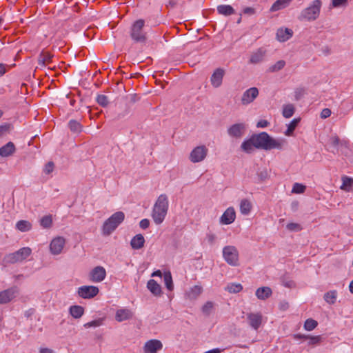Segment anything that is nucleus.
<instances>
[{
    "label": "nucleus",
    "instance_id": "obj_1",
    "mask_svg": "<svg viewBox=\"0 0 353 353\" xmlns=\"http://www.w3.org/2000/svg\"><path fill=\"white\" fill-rule=\"evenodd\" d=\"M256 149L270 150L272 149L281 150L283 141H279L270 137L267 132H262L252 134Z\"/></svg>",
    "mask_w": 353,
    "mask_h": 353
},
{
    "label": "nucleus",
    "instance_id": "obj_2",
    "mask_svg": "<svg viewBox=\"0 0 353 353\" xmlns=\"http://www.w3.org/2000/svg\"><path fill=\"white\" fill-rule=\"evenodd\" d=\"M168 206L169 202L167 195L165 194H161L154 205L152 214V219L156 224H161L163 221L168 210Z\"/></svg>",
    "mask_w": 353,
    "mask_h": 353
},
{
    "label": "nucleus",
    "instance_id": "obj_3",
    "mask_svg": "<svg viewBox=\"0 0 353 353\" xmlns=\"http://www.w3.org/2000/svg\"><path fill=\"white\" fill-rule=\"evenodd\" d=\"M125 214L118 211L111 215L105 221L102 226V234L103 236L110 235L118 226L124 221Z\"/></svg>",
    "mask_w": 353,
    "mask_h": 353
},
{
    "label": "nucleus",
    "instance_id": "obj_4",
    "mask_svg": "<svg viewBox=\"0 0 353 353\" xmlns=\"http://www.w3.org/2000/svg\"><path fill=\"white\" fill-rule=\"evenodd\" d=\"M144 26L143 19H138L132 24L130 36L134 43H145L146 42L147 37L146 32L143 30Z\"/></svg>",
    "mask_w": 353,
    "mask_h": 353
},
{
    "label": "nucleus",
    "instance_id": "obj_5",
    "mask_svg": "<svg viewBox=\"0 0 353 353\" xmlns=\"http://www.w3.org/2000/svg\"><path fill=\"white\" fill-rule=\"evenodd\" d=\"M321 5V1L314 0L310 6L301 11L299 19L308 21L316 20L319 16Z\"/></svg>",
    "mask_w": 353,
    "mask_h": 353
},
{
    "label": "nucleus",
    "instance_id": "obj_6",
    "mask_svg": "<svg viewBox=\"0 0 353 353\" xmlns=\"http://www.w3.org/2000/svg\"><path fill=\"white\" fill-rule=\"evenodd\" d=\"M31 249L24 247L17 252L8 254L5 256L3 261L7 263H15L27 259L31 254Z\"/></svg>",
    "mask_w": 353,
    "mask_h": 353
},
{
    "label": "nucleus",
    "instance_id": "obj_7",
    "mask_svg": "<svg viewBox=\"0 0 353 353\" xmlns=\"http://www.w3.org/2000/svg\"><path fill=\"white\" fill-rule=\"evenodd\" d=\"M223 256L225 261L230 265H239V252L236 247L232 245L225 246L223 249Z\"/></svg>",
    "mask_w": 353,
    "mask_h": 353
},
{
    "label": "nucleus",
    "instance_id": "obj_8",
    "mask_svg": "<svg viewBox=\"0 0 353 353\" xmlns=\"http://www.w3.org/2000/svg\"><path fill=\"white\" fill-rule=\"evenodd\" d=\"M99 292L97 287L93 285H83L78 288V295L85 299H90L96 296Z\"/></svg>",
    "mask_w": 353,
    "mask_h": 353
},
{
    "label": "nucleus",
    "instance_id": "obj_9",
    "mask_svg": "<svg viewBox=\"0 0 353 353\" xmlns=\"http://www.w3.org/2000/svg\"><path fill=\"white\" fill-rule=\"evenodd\" d=\"M208 150L205 145L194 148L190 154V160L193 163L202 161L207 156Z\"/></svg>",
    "mask_w": 353,
    "mask_h": 353
},
{
    "label": "nucleus",
    "instance_id": "obj_10",
    "mask_svg": "<svg viewBox=\"0 0 353 353\" xmlns=\"http://www.w3.org/2000/svg\"><path fill=\"white\" fill-rule=\"evenodd\" d=\"M246 125L243 123H238L232 125L228 128V134L230 137L241 139L245 134Z\"/></svg>",
    "mask_w": 353,
    "mask_h": 353
},
{
    "label": "nucleus",
    "instance_id": "obj_11",
    "mask_svg": "<svg viewBox=\"0 0 353 353\" xmlns=\"http://www.w3.org/2000/svg\"><path fill=\"white\" fill-rule=\"evenodd\" d=\"M17 287H12L0 292V304H6L12 301L18 294Z\"/></svg>",
    "mask_w": 353,
    "mask_h": 353
},
{
    "label": "nucleus",
    "instance_id": "obj_12",
    "mask_svg": "<svg viewBox=\"0 0 353 353\" xmlns=\"http://www.w3.org/2000/svg\"><path fill=\"white\" fill-rule=\"evenodd\" d=\"M225 73V70L221 68H218L214 71L210 77V82L214 88H218L222 85Z\"/></svg>",
    "mask_w": 353,
    "mask_h": 353
},
{
    "label": "nucleus",
    "instance_id": "obj_13",
    "mask_svg": "<svg viewBox=\"0 0 353 353\" xmlns=\"http://www.w3.org/2000/svg\"><path fill=\"white\" fill-rule=\"evenodd\" d=\"M163 348L162 343L157 339L148 341L143 347L144 353H157Z\"/></svg>",
    "mask_w": 353,
    "mask_h": 353
},
{
    "label": "nucleus",
    "instance_id": "obj_14",
    "mask_svg": "<svg viewBox=\"0 0 353 353\" xmlns=\"http://www.w3.org/2000/svg\"><path fill=\"white\" fill-rule=\"evenodd\" d=\"M259 95V90L252 87L245 90L241 97V103L247 105L252 103Z\"/></svg>",
    "mask_w": 353,
    "mask_h": 353
},
{
    "label": "nucleus",
    "instance_id": "obj_15",
    "mask_svg": "<svg viewBox=\"0 0 353 353\" xmlns=\"http://www.w3.org/2000/svg\"><path fill=\"white\" fill-rule=\"evenodd\" d=\"M106 272L103 267L97 266L90 273V279L93 282H101L104 280Z\"/></svg>",
    "mask_w": 353,
    "mask_h": 353
},
{
    "label": "nucleus",
    "instance_id": "obj_16",
    "mask_svg": "<svg viewBox=\"0 0 353 353\" xmlns=\"http://www.w3.org/2000/svg\"><path fill=\"white\" fill-rule=\"evenodd\" d=\"M65 243V240L63 237L59 236L54 238L50 245V252L53 254H60L63 248Z\"/></svg>",
    "mask_w": 353,
    "mask_h": 353
},
{
    "label": "nucleus",
    "instance_id": "obj_17",
    "mask_svg": "<svg viewBox=\"0 0 353 353\" xmlns=\"http://www.w3.org/2000/svg\"><path fill=\"white\" fill-rule=\"evenodd\" d=\"M236 218L234 209L232 207L228 208L220 218V222L224 225H229L233 223Z\"/></svg>",
    "mask_w": 353,
    "mask_h": 353
},
{
    "label": "nucleus",
    "instance_id": "obj_18",
    "mask_svg": "<svg viewBox=\"0 0 353 353\" xmlns=\"http://www.w3.org/2000/svg\"><path fill=\"white\" fill-rule=\"evenodd\" d=\"M292 34L293 31L291 29L281 28L277 30L276 39L281 42H284L290 39Z\"/></svg>",
    "mask_w": 353,
    "mask_h": 353
},
{
    "label": "nucleus",
    "instance_id": "obj_19",
    "mask_svg": "<svg viewBox=\"0 0 353 353\" xmlns=\"http://www.w3.org/2000/svg\"><path fill=\"white\" fill-rule=\"evenodd\" d=\"M16 151L14 144L9 141L6 145L0 148V156L1 157H8L12 155Z\"/></svg>",
    "mask_w": 353,
    "mask_h": 353
},
{
    "label": "nucleus",
    "instance_id": "obj_20",
    "mask_svg": "<svg viewBox=\"0 0 353 353\" xmlns=\"http://www.w3.org/2000/svg\"><path fill=\"white\" fill-rule=\"evenodd\" d=\"M248 320L250 325L256 330L261 324L262 318L259 314L250 313L248 314Z\"/></svg>",
    "mask_w": 353,
    "mask_h": 353
},
{
    "label": "nucleus",
    "instance_id": "obj_21",
    "mask_svg": "<svg viewBox=\"0 0 353 353\" xmlns=\"http://www.w3.org/2000/svg\"><path fill=\"white\" fill-rule=\"evenodd\" d=\"M132 312L130 310L120 309L116 312L115 319L119 322H121L132 319Z\"/></svg>",
    "mask_w": 353,
    "mask_h": 353
},
{
    "label": "nucleus",
    "instance_id": "obj_22",
    "mask_svg": "<svg viewBox=\"0 0 353 353\" xmlns=\"http://www.w3.org/2000/svg\"><path fill=\"white\" fill-rule=\"evenodd\" d=\"M145 239L141 234H136L130 241V245L134 250H139L144 246Z\"/></svg>",
    "mask_w": 353,
    "mask_h": 353
},
{
    "label": "nucleus",
    "instance_id": "obj_23",
    "mask_svg": "<svg viewBox=\"0 0 353 353\" xmlns=\"http://www.w3.org/2000/svg\"><path fill=\"white\" fill-rule=\"evenodd\" d=\"M265 50L263 48H259L256 52H253L250 59V63L252 64H256L263 61L265 54Z\"/></svg>",
    "mask_w": 353,
    "mask_h": 353
},
{
    "label": "nucleus",
    "instance_id": "obj_24",
    "mask_svg": "<svg viewBox=\"0 0 353 353\" xmlns=\"http://www.w3.org/2000/svg\"><path fill=\"white\" fill-rule=\"evenodd\" d=\"M272 294V289L269 287L264 286L259 288L256 291V296L260 300H265Z\"/></svg>",
    "mask_w": 353,
    "mask_h": 353
},
{
    "label": "nucleus",
    "instance_id": "obj_25",
    "mask_svg": "<svg viewBox=\"0 0 353 353\" xmlns=\"http://www.w3.org/2000/svg\"><path fill=\"white\" fill-rule=\"evenodd\" d=\"M147 288L154 296H160L162 293L160 285L154 279L148 281Z\"/></svg>",
    "mask_w": 353,
    "mask_h": 353
},
{
    "label": "nucleus",
    "instance_id": "obj_26",
    "mask_svg": "<svg viewBox=\"0 0 353 353\" xmlns=\"http://www.w3.org/2000/svg\"><path fill=\"white\" fill-rule=\"evenodd\" d=\"M254 148H255V143L252 135L248 140H245L241 145V150L248 153L250 154L253 152Z\"/></svg>",
    "mask_w": 353,
    "mask_h": 353
},
{
    "label": "nucleus",
    "instance_id": "obj_27",
    "mask_svg": "<svg viewBox=\"0 0 353 353\" xmlns=\"http://www.w3.org/2000/svg\"><path fill=\"white\" fill-rule=\"evenodd\" d=\"M53 55L48 52L42 51L38 57V64L41 66H46V63L51 61Z\"/></svg>",
    "mask_w": 353,
    "mask_h": 353
},
{
    "label": "nucleus",
    "instance_id": "obj_28",
    "mask_svg": "<svg viewBox=\"0 0 353 353\" xmlns=\"http://www.w3.org/2000/svg\"><path fill=\"white\" fill-rule=\"evenodd\" d=\"M69 312L73 318L79 319L84 314V308L81 305H72L69 308Z\"/></svg>",
    "mask_w": 353,
    "mask_h": 353
},
{
    "label": "nucleus",
    "instance_id": "obj_29",
    "mask_svg": "<svg viewBox=\"0 0 353 353\" xmlns=\"http://www.w3.org/2000/svg\"><path fill=\"white\" fill-rule=\"evenodd\" d=\"M292 0H276L272 6L270 10L275 12L286 8Z\"/></svg>",
    "mask_w": 353,
    "mask_h": 353
},
{
    "label": "nucleus",
    "instance_id": "obj_30",
    "mask_svg": "<svg viewBox=\"0 0 353 353\" xmlns=\"http://www.w3.org/2000/svg\"><path fill=\"white\" fill-rule=\"evenodd\" d=\"M217 11L219 14L229 16L234 13V8L230 5H220L217 7Z\"/></svg>",
    "mask_w": 353,
    "mask_h": 353
},
{
    "label": "nucleus",
    "instance_id": "obj_31",
    "mask_svg": "<svg viewBox=\"0 0 353 353\" xmlns=\"http://www.w3.org/2000/svg\"><path fill=\"white\" fill-rule=\"evenodd\" d=\"M68 127L72 132L77 134L80 133L83 129L81 124L74 119H71L69 121Z\"/></svg>",
    "mask_w": 353,
    "mask_h": 353
},
{
    "label": "nucleus",
    "instance_id": "obj_32",
    "mask_svg": "<svg viewBox=\"0 0 353 353\" xmlns=\"http://www.w3.org/2000/svg\"><path fill=\"white\" fill-rule=\"evenodd\" d=\"M16 228L21 232H28L31 230L32 224L28 221L21 220L17 223Z\"/></svg>",
    "mask_w": 353,
    "mask_h": 353
},
{
    "label": "nucleus",
    "instance_id": "obj_33",
    "mask_svg": "<svg viewBox=\"0 0 353 353\" xmlns=\"http://www.w3.org/2000/svg\"><path fill=\"white\" fill-rule=\"evenodd\" d=\"M301 119L299 118H295L292 119L290 123L288 125V129L285 132L286 136H291L293 134L294 130L299 123Z\"/></svg>",
    "mask_w": 353,
    "mask_h": 353
},
{
    "label": "nucleus",
    "instance_id": "obj_34",
    "mask_svg": "<svg viewBox=\"0 0 353 353\" xmlns=\"http://www.w3.org/2000/svg\"><path fill=\"white\" fill-rule=\"evenodd\" d=\"M163 280L166 288L172 291L174 289V285L172 278V274L170 271L165 272L163 274Z\"/></svg>",
    "mask_w": 353,
    "mask_h": 353
},
{
    "label": "nucleus",
    "instance_id": "obj_35",
    "mask_svg": "<svg viewBox=\"0 0 353 353\" xmlns=\"http://www.w3.org/2000/svg\"><path fill=\"white\" fill-rule=\"evenodd\" d=\"M252 205L248 199H243L240 203V211L241 214L247 215L250 212Z\"/></svg>",
    "mask_w": 353,
    "mask_h": 353
},
{
    "label": "nucleus",
    "instance_id": "obj_36",
    "mask_svg": "<svg viewBox=\"0 0 353 353\" xmlns=\"http://www.w3.org/2000/svg\"><path fill=\"white\" fill-rule=\"evenodd\" d=\"M295 112V108L292 104L284 105L283 107L282 114L285 118H290L293 116Z\"/></svg>",
    "mask_w": 353,
    "mask_h": 353
},
{
    "label": "nucleus",
    "instance_id": "obj_37",
    "mask_svg": "<svg viewBox=\"0 0 353 353\" xmlns=\"http://www.w3.org/2000/svg\"><path fill=\"white\" fill-rule=\"evenodd\" d=\"M336 290L329 291L324 294V300L329 304H334L336 299Z\"/></svg>",
    "mask_w": 353,
    "mask_h": 353
},
{
    "label": "nucleus",
    "instance_id": "obj_38",
    "mask_svg": "<svg viewBox=\"0 0 353 353\" xmlns=\"http://www.w3.org/2000/svg\"><path fill=\"white\" fill-rule=\"evenodd\" d=\"M342 185L341 187V189L349 191L350 189L353 185V179L348 177L347 176L342 177Z\"/></svg>",
    "mask_w": 353,
    "mask_h": 353
},
{
    "label": "nucleus",
    "instance_id": "obj_39",
    "mask_svg": "<svg viewBox=\"0 0 353 353\" xmlns=\"http://www.w3.org/2000/svg\"><path fill=\"white\" fill-rule=\"evenodd\" d=\"M52 219L51 215H46L40 219V225L43 228L48 229L52 226Z\"/></svg>",
    "mask_w": 353,
    "mask_h": 353
},
{
    "label": "nucleus",
    "instance_id": "obj_40",
    "mask_svg": "<svg viewBox=\"0 0 353 353\" xmlns=\"http://www.w3.org/2000/svg\"><path fill=\"white\" fill-rule=\"evenodd\" d=\"M318 323L312 319H307L304 323V329L307 331H312L316 327Z\"/></svg>",
    "mask_w": 353,
    "mask_h": 353
},
{
    "label": "nucleus",
    "instance_id": "obj_41",
    "mask_svg": "<svg viewBox=\"0 0 353 353\" xmlns=\"http://www.w3.org/2000/svg\"><path fill=\"white\" fill-rule=\"evenodd\" d=\"M243 287L240 283H230L227 285L225 290L230 293H237L241 291Z\"/></svg>",
    "mask_w": 353,
    "mask_h": 353
},
{
    "label": "nucleus",
    "instance_id": "obj_42",
    "mask_svg": "<svg viewBox=\"0 0 353 353\" xmlns=\"http://www.w3.org/2000/svg\"><path fill=\"white\" fill-rule=\"evenodd\" d=\"M285 65V61L283 60H279L269 68V71L271 72H278L283 69Z\"/></svg>",
    "mask_w": 353,
    "mask_h": 353
},
{
    "label": "nucleus",
    "instance_id": "obj_43",
    "mask_svg": "<svg viewBox=\"0 0 353 353\" xmlns=\"http://www.w3.org/2000/svg\"><path fill=\"white\" fill-rule=\"evenodd\" d=\"M97 102L103 107H106L109 103L108 97L104 94H99L97 97Z\"/></svg>",
    "mask_w": 353,
    "mask_h": 353
},
{
    "label": "nucleus",
    "instance_id": "obj_44",
    "mask_svg": "<svg viewBox=\"0 0 353 353\" xmlns=\"http://www.w3.org/2000/svg\"><path fill=\"white\" fill-rule=\"evenodd\" d=\"M306 189V187L299 183H295L293 185L292 192L296 193V194H301L305 192Z\"/></svg>",
    "mask_w": 353,
    "mask_h": 353
},
{
    "label": "nucleus",
    "instance_id": "obj_45",
    "mask_svg": "<svg viewBox=\"0 0 353 353\" xmlns=\"http://www.w3.org/2000/svg\"><path fill=\"white\" fill-rule=\"evenodd\" d=\"M214 307V304L212 301L206 302L202 307V312L205 315H209Z\"/></svg>",
    "mask_w": 353,
    "mask_h": 353
},
{
    "label": "nucleus",
    "instance_id": "obj_46",
    "mask_svg": "<svg viewBox=\"0 0 353 353\" xmlns=\"http://www.w3.org/2000/svg\"><path fill=\"white\" fill-rule=\"evenodd\" d=\"M102 323H103V319H95L94 321H92L90 322L85 323L83 326L85 328H89L91 327H99V326L101 325Z\"/></svg>",
    "mask_w": 353,
    "mask_h": 353
},
{
    "label": "nucleus",
    "instance_id": "obj_47",
    "mask_svg": "<svg viewBox=\"0 0 353 353\" xmlns=\"http://www.w3.org/2000/svg\"><path fill=\"white\" fill-rule=\"evenodd\" d=\"M321 336H310L308 335V337L307 340H309L308 344L309 345H316L321 343Z\"/></svg>",
    "mask_w": 353,
    "mask_h": 353
},
{
    "label": "nucleus",
    "instance_id": "obj_48",
    "mask_svg": "<svg viewBox=\"0 0 353 353\" xmlns=\"http://www.w3.org/2000/svg\"><path fill=\"white\" fill-rule=\"evenodd\" d=\"M201 292H202L201 287L195 285L191 289L190 292V296L192 298H196L201 293Z\"/></svg>",
    "mask_w": 353,
    "mask_h": 353
},
{
    "label": "nucleus",
    "instance_id": "obj_49",
    "mask_svg": "<svg viewBox=\"0 0 353 353\" xmlns=\"http://www.w3.org/2000/svg\"><path fill=\"white\" fill-rule=\"evenodd\" d=\"M257 176L260 181H264L269 177V173L267 169H263L257 172Z\"/></svg>",
    "mask_w": 353,
    "mask_h": 353
},
{
    "label": "nucleus",
    "instance_id": "obj_50",
    "mask_svg": "<svg viewBox=\"0 0 353 353\" xmlns=\"http://www.w3.org/2000/svg\"><path fill=\"white\" fill-rule=\"evenodd\" d=\"M305 94V89L299 88L295 90L294 97L296 101H299Z\"/></svg>",
    "mask_w": 353,
    "mask_h": 353
},
{
    "label": "nucleus",
    "instance_id": "obj_51",
    "mask_svg": "<svg viewBox=\"0 0 353 353\" xmlns=\"http://www.w3.org/2000/svg\"><path fill=\"white\" fill-rule=\"evenodd\" d=\"M54 166V163L52 161H49L48 163H47L46 164L45 168L43 169V172L46 174H50L53 171Z\"/></svg>",
    "mask_w": 353,
    "mask_h": 353
},
{
    "label": "nucleus",
    "instance_id": "obj_52",
    "mask_svg": "<svg viewBox=\"0 0 353 353\" xmlns=\"http://www.w3.org/2000/svg\"><path fill=\"white\" fill-rule=\"evenodd\" d=\"M286 228L290 231H299L301 229V225L295 223H290L287 224Z\"/></svg>",
    "mask_w": 353,
    "mask_h": 353
},
{
    "label": "nucleus",
    "instance_id": "obj_53",
    "mask_svg": "<svg viewBox=\"0 0 353 353\" xmlns=\"http://www.w3.org/2000/svg\"><path fill=\"white\" fill-rule=\"evenodd\" d=\"M11 128V124L10 123H4L0 125V137L4 134L5 133L9 132Z\"/></svg>",
    "mask_w": 353,
    "mask_h": 353
},
{
    "label": "nucleus",
    "instance_id": "obj_54",
    "mask_svg": "<svg viewBox=\"0 0 353 353\" xmlns=\"http://www.w3.org/2000/svg\"><path fill=\"white\" fill-rule=\"evenodd\" d=\"M347 0H332V6L334 8L344 6L347 4Z\"/></svg>",
    "mask_w": 353,
    "mask_h": 353
},
{
    "label": "nucleus",
    "instance_id": "obj_55",
    "mask_svg": "<svg viewBox=\"0 0 353 353\" xmlns=\"http://www.w3.org/2000/svg\"><path fill=\"white\" fill-rule=\"evenodd\" d=\"M206 239L210 245H213L216 240V235L212 233H208L206 235Z\"/></svg>",
    "mask_w": 353,
    "mask_h": 353
},
{
    "label": "nucleus",
    "instance_id": "obj_56",
    "mask_svg": "<svg viewBox=\"0 0 353 353\" xmlns=\"http://www.w3.org/2000/svg\"><path fill=\"white\" fill-rule=\"evenodd\" d=\"M331 110L329 108H324L321 112V117L322 119H326L331 115Z\"/></svg>",
    "mask_w": 353,
    "mask_h": 353
},
{
    "label": "nucleus",
    "instance_id": "obj_57",
    "mask_svg": "<svg viewBox=\"0 0 353 353\" xmlns=\"http://www.w3.org/2000/svg\"><path fill=\"white\" fill-rule=\"evenodd\" d=\"M150 225V221L147 219H142L139 223V226L142 229H147Z\"/></svg>",
    "mask_w": 353,
    "mask_h": 353
},
{
    "label": "nucleus",
    "instance_id": "obj_58",
    "mask_svg": "<svg viewBox=\"0 0 353 353\" xmlns=\"http://www.w3.org/2000/svg\"><path fill=\"white\" fill-rule=\"evenodd\" d=\"M283 285L287 288H292L294 286V283L292 280H285V278H282Z\"/></svg>",
    "mask_w": 353,
    "mask_h": 353
},
{
    "label": "nucleus",
    "instance_id": "obj_59",
    "mask_svg": "<svg viewBox=\"0 0 353 353\" xmlns=\"http://www.w3.org/2000/svg\"><path fill=\"white\" fill-rule=\"evenodd\" d=\"M243 12L245 14L252 15L255 13V10L251 7H246L243 9Z\"/></svg>",
    "mask_w": 353,
    "mask_h": 353
},
{
    "label": "nucleus",
    "instance_id": "obj_60",
    "mask_svg": "<svg viewBox=\"0 0 353 353\" xmlns=\"http://www.w3.org/2000/svg\"><path fill=\"white\" fill-rule=\"evenodd\" d=\"M269 122L267 120H260L256 123L257 128H265L268 125Z\"/></svg>",
    "mask_w": 353,
    "mask_h": 353
},
{
    "label": "nucleus",
    "instance_id": "obj_61",
    "mask_svg": "<svg viewBox=\"0 0 353 353\" xmlns=\"http://www.w3.org/2000/svg\"><path fill=\"white\" fill-rule=\"evenodd\" d=\"M340 140L338 137H334L331 139V143L333 146L336 147L339 144Z\"/></svg>",
    "mask_w": 353,
    "mask_h": 353
},
{
    "label": "nucleus",
    "instance_id": "obj_62",
    "mask_svg": "<svg viewBox=\"0 0 353 353\" xmlns=\"http://www.w3.org/2000/svg\"><path fill=\"white\" fill-rule=\"evenodd\" d=\"M289 305L288 303L286 301L281 302L280 303V309L282 310H285L288 308Z\"/></svg>",
    "mask_w": 353,
    "mask_h": 353
},
{
    "label": "nucleus",
    "instance_id": "obj_63",
    "mask_svg": "<svg viewBox=\"0 0 353 353\" xmlns=\"http://www.w3.org/2000/svg\"><path fill=\"white\" fill-rule=\"evenodd\" d=\"M39 353H54V352L51 349H49L47 347H43V348L40 349Z\"/></svg>",
    "mask_w": 353,
    "mask_h": 353
},
{
    "label": "nucleus",
    "instance_id": "obj_64",
    "mask_svg": "<svg viewBox=\"0 0 353 353\" xmlns=\"http://www.w3.org/2000/svg\"><path fill=\"white\" fill-rule=\"evenodd\" d=\"M307 337H308V335L301 334H297L294 335V338L296 339H307Z\"/></svg>",
    "mask_w": 353,
    "mask_h": 353
}]
</instances>
